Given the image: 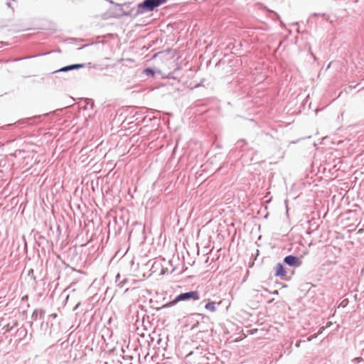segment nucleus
I'll use <instances>...</instances> for the list:
<instances>
[{"label":"nucleus","mask_w":364,"mask_h":364,"mask_svg":"<svg viewBox=\"0 0 364 364\" xmlns=\"http://www.w3.org/2000/svg\"><path fill=\"white\" fill-rule=\"evenodd\" d=\"M7 4H8L9 6H11V3L10 2L8 3Z\"/></svg>","instance_id":"obj_9"},{"label":"nucleus","mask_w":364,"mask_h":364,"mask_svg":"<svg viewBox=\"0 0 364 364\" xmlns=\"http://www.w3.org/2000/svg\"><path fill=\"white\" fill-rule=\"evenodd\" d=\"M274 275L276 277H283L286 276V274H287L286 270L282 264H280V263L277 264L276 266L274 267Z\"/></svg>","instance_id":"obj_4"},{"label":"nucleus","mask_w":364,"mask_h":364,"mask_svg":"<svg viewBox=\"0 0 364 364\" xmlns=\"http://www.w3.org/2000/svg\"><path fill=\"white\" fill-rule=\"evenodd\" d=\"M205 308L210 312H215L216 311V303L215 301H208L205 304Z\"/></svg>","instance_id":"obj_6"},{"label":"nucleus","mask_w":364,"mask_h":364,"mask_svg":"<svg viewBox=\"0 0 364 364\" xmlns=\"http://www.w3.org/2000/svg\"><path fill=\"white\" fill-rule=\"evenodd\" d=\"M200 299L199 294L196 291H192L186 293H183L178 295L173 301L164 304L162 308L171 307L176 305L178 302L181 301L193 299L194 301Z\"/></svg>","instance_id":"obj_1"},{"label":"nucleus","mask_w":364,"mask_h":364,"mask_svg":"<svg viewBox=\"0 0 364 364\" xmlns=\"http://www.w3.org/2000/svg\"><path fill=\"white\" fill-rule=\"evenodd\" d=\"M83 67H84V64H73L71 65L63 67V68L56 70L55 72H67V71L75 70V69L82 68Z\"/></svg>","instance_id":"obj_5"},{"label":"nucleus","mask_w":364,"mask_h":364,"mask_svg":"<svg viewBox=\"0 0 364 364\" xmlns=\"http://www.w3.org/2000/svg\"><path fill=\"white\" fill-rule=\"evenodd\" d=\"M316 335L315 334V335H314V336H312L309 337V338H308V340H309V341H311L312 338H316Z\"/></svg>","instance_id":"obj_8"},{"label":"nucleus","mask_w":364,"mask_h":364,"mask_svg":"<svg viewBox=\"0 0 364 364\" xmlns=\"http://www.w3.org/2000/svg\"><path fill=\"white\" fill-rule=\"evenodd\" d=\"M284 262L290 266H299L301 263L296 257L292 255L287 256L284 258Z\"/></svg>","instance_id":"obj_3"},{"label":"nucleus","mask_w":364,"mask_h":364,"mask_svg":"<svg viewBox=\"0 0 364 364\" xmlns=\"http://www.w3.org/2000/svg\"><path fill=\"white\" fill-rule=\"evenodd\" d=\"M167 0H144L139 4L138 8L141 11H152L156 8L163 5Z\"/></svg>","instance_id":"obj_2"},{"label":"nucleus","mask_w":364,"mask_h":364,"mask_svg":"<svg viewBox=\"0 0 364 364\" xmlns=\"http://www.w3.org/2000/svg\"><path fill=\"white\" fill-rule=\"evenodd\" d=\"M144 73L148 75H154V72L150 69V68H146L145 70H144Z\"/></svg>","instance_id":"obj_7"}]
</instances>
